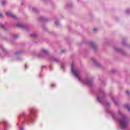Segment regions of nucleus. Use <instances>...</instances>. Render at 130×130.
<instances>
[{"label":"nucleus","instance_id":"1a4fd4ad","mask_svg":"<svg viewBox=\"0 0 130 130\" xmlns=\"http://www.w3.org/2000/svg\"><path fill=\"white\" fill-rule=\"evenodd\" d=\"M91 60H92V61H93V62H94L95 63V64L96 67H100V63H99V62L97 61V60H96L94 58H92Z\"/></svg>","mask_w":130,"mask_h":130},{"label":"nucleus","instance_id":"9d476101","mask_svg":"<svg viewBox=\"0 0 130 130\" xmlns=\"http://www.w3.org/2000/svg\"><path fill=\"white\" fill-rule=\"evenodd\" d=\"M90 46L92 47V48L93 49V50H95V49L97 48V45H96V44L93 42L90 43Z\"/></svg>","mask_w":130,"mask_h":130},{"label":"nucleus","instance_id":"b1692460","mask_svg":"<svg viewBox=\"0 0 130 130\" xmlns=\"http://www.w3.org/2000/svg\"><path fill=\"white\" fill-rule=\"evenodd\" d=\"M130 10L129 9H126L125 11L126 14H129Z\"/></svg>","mask_w":130,"mask_h":130},{"label":"nucleus","instance_id":"2eb2a0df","mask_svg":"<svg viewBox=\"0 0 130 130\" xmlns=\"http://www.w3.org/2000/svg\"><path fill=\"white\" fill-rule=\"evenodd\" d=\"M124 108H126L127 109V111L129 112L130 111V108L128 104L124 105Z\"/></svg>","mask_w":130,"mask_h":130},{"label":"nucleus","instance_id":"a211bd4d","mask_svg":"<svg viewBox=\"0 0 130 130\" xmlns=\"http://www.w3.org/2000/svg\"><path fill=\"white\" fill-rule=\"evenodd\" d=\"M6 4H7V1H6V0L3 1L1 2V5H2V6H4V5H6Z\"/></svg>","mask_w":130,"mask_h":130},{"label":"nucleus","instance_id":"412c9836","mask_svg":"<svg viewBox=\"0 0 130 130\" xmlns=\"http://www.w3.org/2000/svg\"><path fill=\"white\" fill-rule=\"evenodd\" d=\"M0 27H1V28H2V29H4V30L6 29L4 25L1 23H0Z\"/></svg>","mask_w":130,"mask_h":130},{"label":"nucleus","instance_id":"cd10ccee","mask_svg":"<svg viewBox=\"0 0 130 130\" xmlns=\"http://www.w3.org/2000/svg\"><path fill=\"white\" fill-rule=\"evenodd\" d=\"M126 93L127 95H129V92L128 90L126 91Z\"/></svg>","mask_w":130,"mask_h":130},{"label":"nucleus","instance_id":"473e14b6","mask_svg":"<svg viewBox=\"0 0 130 130\" xmlns=\"http://www.w3.org/2000/svg\"><path fill=\"white\" fill-rule=\"evenodd\" d=\"M20 130H24V128L20 127Z\"/></svg>","mask_w":130,"mask_h":130},{"label":"nucleus","instance_id":"7c9ffc66","mask_svg":"<svg viewBox=\"0 0 130 130\" xmlns=\"http://www.w3.org/2000/svg\"><path fill=\"white\" fill-rule=\"evenodd\" d=\"M24 68H25V69H26V68H27V65L26 64L24 65Z\"/></svg>","mask_w":130,"mask_h":130},{"label":"nucleus","instance_id":"6e6552de","mask_svg":"<svg viewBox=\"0 0 130 130\" xmlns=\"http://www.w3.org/2000/svg\"><path fill=\"white\" fill-rule=\"evenodd\" d=\"M29 9L30 10V11H33L35 13H39V10L38 9H36L35 7H33L32 5L29 6Z\"/></svg>","mask_w":130,"mask_h":130},{"label":"nucleus","instance_id":"c9c22d12","mask_svg":"<svg viewBox=\"0 0 130 130\" xmlns=\"http://www.w3.org/2000/svg\"><path fill=\"white\" fill-rule=\"evenodd\" d=\"M21 5H23V4L21 3Z\"/></svg>","mask_w":130,"mask_h":130},{"label":"nucleus","instance_id":"7ed1b4c3","mask_svg":"<svg viewBox=\"0 0 130 130\" xmlns=\"http://www.w3.org/2000/svg\"><path fill=\"white\" fill-rule=\"evenodd\" d=\"M36 111L33 108L30 110V114L26 115L25 113L21 114L18 117V120H21L22 124L24 123H32L34 121V117H35Z\"/></svg>","mask_w":130,"mask_h":130},{"label":"nucleus","instance_id":"c756f323","mask_svg":"<svg viewBox=\"0 0 130 130\" xmlns=\"http://www.w3.org/2000/svg\"><path fill=\"white\" fill-rule=\"evenodd\" d=\"M65 51H66V50H61L62 53H63V52H64Z\"/></svg>","mask_w":130,"mask_h":130},{"label":"nucleus","instance_id":"20e7f679","mask_svg":"<svg viewBox=\"0 0 130 130\" xmlns=\"http://www.w3.org/2000/svg\"><path fill=\"white\" fill-rule=\"evenodd\" d=\"M103 98H104V90L100 89L99 90V94L96 96L97 101L101 104H105L103 103Z\"/></svg>","mask_w":130,"mask_h":130},{"label":"nucleus","instance_id":"423d86ee","mask_svg":"<svg viewBox=\"0 0 130 130\" xmlns=\"http://www.w3.org/2000/svg\"><path fill=\"white\" fill-rule=\"evenodd\" d=\"M6 15L8 16V17H11V18H13V19H17V16L16 15H15L14 14H13L10 11L6 12Z\"/></svg>","mask_w":130,"mask_h":130},{"label":"nucleus","instance_id":"39448f33","mask_svg":"<svg viewBox=\"0 0 130 130\" xmlns=\"http://www.w3.org/2000/svg\"><path fill=\"white\" fill-rule=\"evenodd\" d=\"M49 54V52L48 50L45 49H42L41 50L40 54L39 55V58H44V55H42V54H45V55H47Z\"/></svg>","mask_w":130,"mask_h":130},{"label":"nucleus","instance_id":"bb28decb","mask_svg":"<svg viewBox=\"0 0 130 130\" xmlns=\"http://www.w3.org/2000/svg\"><path fill=\"white\" fill-rule=\"evenodd\" d=\"M93 31H94V32H96V31H97V28H94Z\"/></svg>","mask_w":130,"mask_h":130},{"label":"nucleus","instance_id":"6ab92c4d","mask_svg":"<svg viewBox=\"0 0 130 130\" xmlns=\"http://www.w3.org/2000/svg\"><path fill=\"white\" fill-rule=\"evenodd\" d=\"M55 25H56V26H59V22H58V20L55 21Z\"/></svg>","mask_w":130,"mask_h":130},{"label":"nucleus","instance_id":"2f4dec72","mask_svg":"<svg viewBox=\"0 0 130 130\" xmlns=\"http://www.w3.org/2000/svg\"><path fill=\"white\" fill-rule=\"evenodd\" d=\"M45 68V66H42L41 69H44Z\"/></svg>","mask_w":130,"mask_h":130},{"label":"nucleus","instance_id":"4be33fe9","mask_svg":"<svg viewBox=\"0 0 130 130\" xmlns=\"http://www.w3.org/2000/svg\"><path fill=\"white\" fill-rule=\"evenodd\" d=\"M2 50H3V51L4 52H6V53H8L7 52V50H6V49H5V48L2 47Z\"/></svg>","mask_w":130,"mask_h":130},{"label":"nucleus","instance_id":"72a5a7b5","mask_svg":"<svg viewBox=\"0 0 130 130\" xmlns=\"http://www.w3.org/2000/svg\"><path fill=\"white\" fill-rule=\"evenodd\" d=\"M16 53V54H19V53H20V52H17Z\"/></svg>","mask_w":130,"mask_h":130},{"label":"nucleus","instance_id":"dca6fc26","mask_svg":"<svg viewBox=\"0 0 130 130\" xmlns=\"http://www.w3.org/2000/svg\"><path fill=\"white\" fill-rule=\"evenodd\" d=\"M31 37H32V38H38V35L36 34H32L31 35Z\"/></svg>","mask_w":130,"mask_h":130},{"label":"nucleus","instance_id":"ddd939ff","mask_svg":"<svg viewBox=\"0 0 130 130\" xmlns=\"http://www.w3.org/2000/svg\"><path fill=\"white\" fill-rule=\"evenodd\" d=\"M40 20H41V21H43V22H47V18H45L44 16H40Z\"/></svg>","mask_w":130,"mask_h":130},{"label":"nucleus","instance_id":"393cba45","mask_svg":"<svg viewBox=\"0 0 130 130\" xmlns=\"http://www.w3.org/2000/svg\"><path fill=\"white\" fill-rule=\"evenodd\" d=\"M61 69H64V64L62 63L61 64Z\"/></svg>","mask_w":130,"mask_h":130},{"label":"nucleus","instance_id":"f704fd0d","mask_svg":"<svg viewBox=\"0 0 130 130\" xmlns=\"http://www.w3.org/2000/svg\"><path fill=\"white\" fill-rule=\"evenodd\" d=\"M19 126H20V123L17 124Z\"/></svg>","mask_w":130,"mask_h":130},{"label":"nucleus","instance_id":"0eeeda50","mask_svg":"<svg viewBox=\"0 0 130 130\" xmlns=\"http://www.w3.org/2000/svg\"><path fill=\"white\" fill-rule=\"evenodd\" d=\"M114 50H115L116 52H119L120 53H121V54L124 55V53H125V52H124L123 50L119 49L116 47H114Z\"/></svg>","mask_w":130,"mask_h":130},{"label":"nucleus","instance_id":"f8f14e48","mask_svg":"<svg viewBox=\"0 0 130 130\" xmlns=\"http://www.w3.org/2000/svg\"><path fill=\"white\" fill-rule=\"evenodd\" d=\"M51 61L53 62H59V59L56 58H52L50 59Z\"/></svg>","mask_w":130,"mask_h":130},{"label":"nucleus","instance_id":"9b49d317","mask_svg":"<svg viewBox=\"0 0 130 130\" xmlns=\"http://www.w3.org/2000/svg\"><path fill=\"white\" fill-rule=\"evenodd\" d=\"M16 26L19 27V28H22L23 29H25V28H26V26L24 25V24L22 23H18L16 24Z\"/></svg>","mask_w":130,"mask_h":130},{"label":"nucleus","instance_id":"aec40b11","mask_svg":"<svg viewBox=\"0 0 130 130\" xmlns=\"http://www.w3.org/2000/svg\"><path fill=\"white\" fill-rule=\"evenodd\" d=\"M19 37V36L18 35H14L13 36L14 39H17Z\"/></svg>","mask_w":130,"mask_h":130},{"label":"nucleus","instance_id":"58836bf2","mask_svg":"<svg viewBox=\"0 0 130 130\" xmlns=\"http://www.w3.org/2000/svg\"><path fill=\"white\" fill-rule=\"evenodd\" d=\"M113 73H114V71H113Z\"/></svg>","mask_w":130,"mask_h":130},{"label":"nucleus","instance_id":"5701e85b","mask_svg":"<svg viewBox=\"0 0 130 130\" xmlns=\"http://www.w3.org/2000/svg\"><path fill=\"white\" fill-rule=\"evenodd\" d=\"M122 44L123 45H125V41H124V39H122Z\"/></svg>","mask_w":130,"mask_h":130},{"label":"nucleus","instance_id":"f3484780","mask_svg":"<svg viewBox=\"0 0 130 130\" xmlns=\"http://www.w3.org/2000/svg\"><path fill=\"white\" fill-rule=\"evenodd\" d=\"M112 99L114 101V104H115L116 105H117V102H116V101L115 100V97L113 96L112 98Z\"/></svg>","mask_w":130,"mask_h":130},{"label":"nucleus","instance_id":"f257e3e1","mask_svg":"<svg viewBox=\"0 0 130 130\" xmlns=\"http://www.w3.org/2000/svg\"><path fill=\"white\" fill-rule=\"evenodd\" d=\"M110 106L109 103H107V106L106 107V111L108 113H109L114 120L115 121H118L120 126L122 129H126L128 127V123H129V119L124 115L120 109H118V114L114 112L109 109Z\"/></svg>","mask_w":130,"mask_h":130},{"label":"nucleus","instance_id":"f03ea898","mask_svg":"<svg viewBox=\"0 0 130 130\" xmlns=\"http://www.w3.org/2000/svg\"><path fill=\"white\" fill-rule=\"evenodd\" d=\"M71 73L78 80L84 85H87L89 87L93 86V79L91 78L86 77L84 79L82 78L81 76V71L79 69H75L74 70V64H71Z\"/></svg>","mask_w":130,"mask_h":130},{"label":"nucleus","instance_id":"a878e982","mask_svg":"<svg viewBox=\"0 0 130 130\" xmlns=\"http://www.w3.org/2000/svg\"><path fill=\"white\" fill-rule=\"evenodd\" d=\"M0 17L1 18H4V15H3L2 13H0Z\"/></svg>","mask_w":130,"mask_h":130},{"label":"nucleus","instance_id":"c85d7f7f","mask_svg":"<svg viewBox=\"0 0 130 130\" xmlns=\"http://www.w3.org/2000/svg\"><path fill=\"white\" fill-rule=\"evenodd\" d=\"M51 86L52 87H55V84H51Z\"/></svg>","mask_w":130,"mask_h":130},{"label":"nucleus","instance_id":"4c0bfd02","mask_svg":"<svg viewBox=\"0 0 130 130\" xmlns=\"http://www.w3.org/2000/svg\"><path fill=\"white\" fill-rule=\"evenodd\" d=\"M129 47L130 48V45L129 46Z\"/></svg>","mask_w":130,"mask_h":130},{"label":"nucleus","instance_id":"4468645a","mask_svg":"<svg viewBox=\"0 0 130 130\" xmlns=\"http://www.w3.org/2000/svg\"><path fill=\"white\" fill-rule=\"evenodd\" d=\"M3 122L4 124L5 127H7L8 126H10V125L9 124V123H8L7 121L4 120L3 121Z\"/></svg>","mask_w":130,"mask_h":130},{"label":"nucleus","instance_id":"e433bc0d","mask_svg":"<svg viewBox=\"0 0 130 130\" xmlns=\"http://www.w3.org/2000/svg\"><path fill=\"white\" fill-rule=\"evenodd\" d=\"M68 7H70V6L68 5Z\"/></svg>","mask_w":130,"mask_h":130}]
</instances>
